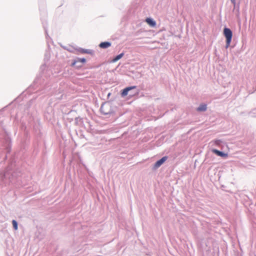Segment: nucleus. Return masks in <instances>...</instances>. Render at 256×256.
Instances as JSON below:
<instances>
[{
    "instance_id": "nucleus-1",
    "label": "nucleus",
    "mask_w": 256,
    "mask_h": 256,
    "mask_svg": "<svg viewBox=\"0 0 256 256\" xmlns=\"http://www.w3.org/2000/svg\"><path fill=\"white\" fill-rule=\"evenodd\" d=\"M54 86L52 85L48 78H46L43 73L36 76L33 82L26 90L27 93H34L36 96L30 100L25 105V109L29 110L33 104H35L36 100H41L45 96L44 95L40 96L42 94L50 95L54 92Z\"/></svg>"
},
{
    "instance_id": "nucleus-2",
    "label": "nucleus",
    "mask_w": 256,
    "mask_h": 256,
    "mask_svg": "<svg viewBox=\"0 0 256 256\" xmlns=\"http://www.w3.org/2000/svg\"><path fill=\"white\" fill-rule=\"evenodd\" d=\"M22 174V168L16 163L15 156H12L6 170L0 172V190L10 184H17Z\"/></svg>"
},
{
    "instance_id": "nucleus-3",
    "label": "nucleus",
    "mask_w": 256,
    "mask_h": 256,
    "mask_svg": "<svg viewBox=\"0 0 256 256\" xmlns=\"http://www.w3.org/2000/svg\"><path fill=\"white\" fill-rule=\"evenodd\" d=\"M12 102H11L9 104L4 107L1 112L4 111L9 105ZM9 118L0 115V164L7 159L8 154L11 151L12 141L10 136L6 131V124L8 122Z\"/></svg>"
},
{
    "instance_id": "nucleus-4",
    "label": "nucleus",
    "mask_w": 256,
    "mask_h": 256,
    "mask_svg": "<svg viewBox=\"0 0 256 256\" xmlns=\"http://www.w3.org/2000/svg\"><path fill=\"white\" fill-rule=\"evenodd\" d=\"M114 108L112 104L108 102H104L101 105L100 110L102 114L104 116H113L115 114Z\"/></svg>"
},
{
    "instance_id": "nucleus-5",
    "label": "nucleus",
    "mask_w": 256,
    "mask_h": 256,
    "mask_svg": "<svg viewBox=\"0 0 256 256\" xmlns=\"http://www.w3.org/2000/svg\"><path fill=\"white\" fill-rule=\"evenodd\" d=\"M223 34L226 38V48H228L230 44L232 38V32L230 28L224 26L223 30Z\"/></svg>"
},
{
    "instance_id": "nucleus-6",
    "label": "nucleus",
    "mask_w": 256,
    "mask_h": 256,
    "mask_svg": "<svg viewBox=\"0 0 256 256\" xmlns=\"http://www.w3.org/2000/svg\"><path fill=\"white\" fill-rule=\"evenodd\" d=\"M50 45L49 44V42H48V48L45 51L44 56V61L45 63L48 62L50 60ZM46 66V64H42L40 66V69L41 70V72L38 74L43 73L44 74V76H46V78H48L49 80V81H50L49 77H48L46 75V73L44 72V69Z\"/></svg>"
},
{
    "instance_id": "nucleus-7",
    "label": "nucleus",
    "mask_w": 256,
    "mask_h": 256,
    "mask_svg": "<svg viewBox=\"0 0 256 256\" xmlns=\"http://www.w3.org/2000/svg\"><path fill=\"white\" fill-rule=\"evenodd\" d=\"M168 156H164L161 158L156 161L152 166V170H156L168 160Z\"/></svg>"
},
{
    "instance_id": "nucleus-8",
    "label": "nucleus",
    "mask_w": 256,
    "mask_h": 256,
    "mask_svg": "<svg viewBox=\"0 0 256 256\" xmlns=\"http://www.w3.org/2000/svg\"><path fill=\"white\" fill-rule=\"evenodd\" d=\"M136 88V86H130L126 87L125 88L120 90V96L122 98H124L127 96H128L131 90H133Z\"/></svg>"
},
{
    "instance_id": "nucleus-9",
    "label": "nucleus",
    "mask_w": 256,
    "mask_h": 256,
    "mask_svg": "<svg viewBox=\"0 0 256 256\" xmlns=\"http://www.w3.org/2000/svg\"><path fill=\"white\" fill-rule=\"evenodd\" d=\"M42 24L43 28H44V32H45L46 39V43H47V46H48V42H49V43L50 42H52V43H53V41H52V40L51 38L49 36V35L48 34L47 23L46 22L44 23V22H42Z\"/></svg>"
},
{
    "instance_id": "nucleus-10",
    "label": "nucleus",
    "mask_w": 256,
    "mask_h": 256,
    "mask_svg": "<svg viewBox=\"0 0 256 256\" xmlns=\"http://www.w3.org/2000/svg\"><path fill=\"white\" fill-rule=\"evenodd\" d=\"M212 152L216 155L220 156L222 158H226L228 156V154L224 152L220 151L216 148H212Z\"/></svg>"
},
{
    "instance_id": "nucleus-11",
    "label": "nucleus",
    "mask_w": 256,
    "mask_h": 256,
    "mask_svg": "<svg viewBox=\"0 0 256 256\" xmlns=\"http://www.w3.org/2000/svg\"><path fill=\"white\" fill-rule=\"evenodd\" d=\"M146 23L152 28H154L156 25V20L150 17L146 18Z\"/></svg>"
},
{
    "instance_id": "nucleus-12",
    "label": "nucleus",
    "mask_w": 256,
    "mask_h": 256,
    "mask_svg": "<svg viewBox=\"0 0 256 256\" xmlns=\"http://www.w3.org/2000/svg\"><path fill=\"white\" fill-rule=\"evenodd\" d=\"M112 46V43L108 41L101 42L99 44V47L101 48L106 49Z\"/></svg>"
},
{
    "instance_id": "nucleus-13",
    "label": "nucleus",
    "mask_w": 256,
    "mask_h": 256,
    "mask_svg": "<svg viewBox=\"0 0 256 256\" xmlns=\"http://www.w3.org/2000/svg\"><path fill=\"white\" fill-rule=\"evenodd\" d=\"M72 67H74L77 70H80L82 68V64H78L76 58L72 60L70 64Z\"/></svg>"
},
{
    "instance_id": "nucleus-14",
    "label": "nucleus",
    "mask_w": 256,
    "mask_h": 256,
    "mask_svg": "<svg viewBox=\"0 0 256 256\" xmlns=\"http://www.w3.org/2000/svg\"><path fill=\"white\" fill-rule=\"evenodd\" d=\"M196 111L199 112H204L207 110V104L204 103L201 104L196 108Z\"/></svg>"
},
{
    "instance_id": "nucleus-15",
    "label": "nucleus",
    "mask_w": 256,
    "mask_h": 256,
    "mask_svg": "<svg viewBox=\"0 0 256 256\" xmlns=\"http://www.w3.org/2000/svg\"><path fill=\"white\" fill-rule=\"evenodd\" d=\"M139 90L137 86L136 88L133 90H131L129 92L128 98H131L134 96H138L139 94Z\"/></svg>"
},
{
    "instance_id": "nucleus-16",
    "label": "nucleus",
    "mask_w": 256,
    "mask_h": 256,
    "mask_svg": "<svg viewBox=\"0 0 256 256\" xmlns=\"http://www.w3.org/2000/svg\"><path fill=\"white\" fill-rule=\"evenodd\" d=\"M124 54V52H122L114 56L112 59V60L111 62H116L118 60H120V58H122Z\"/></svg>"
},
{
    "instance_id": "nucleus-17",
    "label": "nucleus",
    "mask_w": 256,
    "mask_h": 256,
    "mask_svg": "<svg viewBox=\"0 0 256 256\" xmlns=\"http://www.w3.org/2000/svg\"><path fill=\"white\" fill-rule=\"evenodd\" d=\"M74 123L76 126H82L84 124L83 119L80 116L74 118Z\"/></svg>"
},
{
    "instance_id": "nucleus-18",
    "label": "nucleus",
    "mask_w": 256,
    "mask_h": 256,
    "mask_svg": "<svg viewBox=\"0 0 256 256\" xmlns=\"http://www.w3.org/2000/svg\"><path fill=\"white\" fill-rule=\"evenodd\" d=\"M60 46L64 50H68V52H71V53H74V48H73V46H72L71 48H70V46H62V44H60Z\"/></svg>"
},
{
    "instance_id": "nucleus-19",
    "label": "nucleus",
    "mask_w": 256,
    "mask_h": 256,
    "mask_svg": "<svg viewBox=\"0 0 256 256\" xmlns=\"http://www.w3.org/2000/svg\"><path fill=\"white\" fill-rule=\"evenodd\" d=\"M78 63H80V64H82V67L83 66V64L86 62V58H76Z\"/></svg>"
},
{
    "instance_id": "nucleus-20",
    "label": "nucleus",
    "mask_w": 256,
    "mask_h": 256,
    "mask_svg": "<svg viewBox=\"0 0 256 256\" xmlns=\"http://www.w3.org/2000/svg\"><path fill=\"white\" fill-rule=\"evenodd\" d=\"M12 227L14 230H16L18 229V222L15 220H12Z\"/></svg>"
},
{
    "instance_id": "nucleus-21",
    "label": "nucleus",
    "mask_w": 256,
    "mask_h": 256,
    "mask_svg": "<svg viewBox=\"0 0 256 256\" xmlns=\"http://www.w3.org/2000/svg\"><path fill=\"white\" fill-rule=\"evenodd\" d=\"M74 50L78 51V52H80L81 54H84L85 48H82L78 47V48H73Z\"/></svg>"
},
{
    "instance_id": "nucleus-22",
    "label": "nucleus",
    "mask_w": 256,
    "mask_h": 256,
    "mask_svg": "<svg viewBox=\"0 0 256 256\" xmlns=\"http://www.w3.org/2000/svg\"><path fill=\"white\" fill-rule=\"evenodd\" d=\"M144 32V30H142V29H140V30H138V31L136 32L134 34V36H138Z\"/></svg>"
},
{
    "instance_id": "nucleus-23",
    "label": "nucleus",
    "mask_w": 256,
    "mask_h": 256,
    "mask_svg": "<svg viewBox=\"0 0 256 256\" xmlns=\"http://www.w3.org/2000/svg\"><path fill=\"white\" fill-rule=\"evenodd\" d=\"M94 53V52L92 50L90 49H85L84 54H88L91 55H92Z\"/></svg>"
},
{
    "instance_id": "nucleus-24",
    "label": "nucleus",
    "mask_w": 256,
    "mask_h": 256,
    "mask_svg": "<svg viewBox=\"0 0 256 256\" xmlns=\"http://www.w3.org/2000/svg\"><path fill=\"white\" fill-rule=\"evenodd\" d=\"M222 142V140H214V143L216 145H220Z\"/></svg>"
},
{
    "instance_id": "nucleus-25",
    "label": "nucleus",
    "mask_w": 256,
    "mask_h": 256,
    "mask_svg": "<svg viewBox=\"0 0 256 256\" xmlns=\"http://www.w3.org/2000/svg\"><path fill=\"white\" fill-rule=\"evenodd\" d=\"M231 2L232 3V4H234V6H236V0H230Z\"/></svg>"
},
{
    "instance_id": "nucleus-26",
    "label": "nucleus",
    "mask_w": 256,
    "mask_h": 256,
    "mask_svg": "<svg viewBox=\"0 0 256 256\" xmlns=\"http://www.w3.org/2000/svg\"><path fill=\"white\" fill-rule=\"evenodd\" d=\"M45 0H39L40 2L44 3Z\"/></svg>"
},
{
    "instance_id": "nucleus-27",
    "label": "nucleus",
    "mask_w": 256,
    "mask_h": 256,
    "mask_svg": "<svg viewBox=\"0 0 256 256\" xmlns=\"http://www.w3.org/2000/svg\"><path fill=\"white\" fill-rule=\"evenodd\" d=\"M110 93H108V96H110Z\"/></svg>"
},
{
    "instance_id": "nucleus-28",
    "label": "nucleus",
    "mask_w": 256,
    "mask_h": 256,
    "mask_svg": "<svg viewBox=\"0 0 256 256\" xmlns=\"http://www.w3.org/2000/svg\"><path fill=\"white\" fill-rule=\"evenodd\" d=\"M18 98H15L14 100V101H15V100H16Z\"/></svg>"
}]
</instances>
